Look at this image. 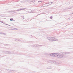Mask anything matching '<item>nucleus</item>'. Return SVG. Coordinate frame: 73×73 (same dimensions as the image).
Here are the masks:
<instances>
[{"mask_svg": "<svg viewBox=\"0 0 73 73\" xmlns=\"http://www.w3.org/2000/svg\"><path fill=\"white\" fill-rule=\"evenodd\" d=\"M70 53L68 52H63L62 54L58 53V58H63L64 57H65L66 54H69Z\"/></svg>", "mask_w": 73, "mask_h": 73, "instance_id": "obj_1", "label": "nucleus"}, {"mask_svg": "<svg viewBox=\"0 0 73 73\" xmlns=\"http://www.w3.org/2000/svg\"><path fill=\"white\" fill-rule=\"evenodd\" d=\"M47 39L49 41H58V39H57L55 38L52 37H47Z\"/></svg>", "mask_w": 73, "mask_h": 73, "instance_id": "obj_2", "label": "nucleus"}, {"mask_svg": "<svg viewBox=\"0 0 73 73\" xmlns=\"http://www.w3.org/2000/svg\"><path fill=\"white\" fill-rule=\"evenodd\" d=\"M49 56H51L52 57H57L58 58V53H51L49 54Z\"/></svg>", "mask_w": 73, "mask_h": 73, "instance_id": "obj_3", "label": "nucleus"}, {"mask_svg": "<svg viewBox=\"0 0 73 73\" xmlns=\"http://www.w3.org/2000/svg\"><path fill=\"white\" fill-rule=\"evenodd\" d=\"M53 64H58V62L57 61H55L52 62Z\"/></svg>", "mask_w": 73, "mask_h": 73, "instance_id": "obj_4", "label": "nucleus"}, {"mask_svg": "<svg viewBox=\"0 0 73 73\" xmlns=\"http://www.w3.org/2000/svg\"><path fill=\"white\" fill-rule=\"evenodd\" d=\"M26 9V8H23V9H19V10H17V11H21V10H25V9Z\"/></svg>", "mask_w": 73, "mask_h": 73, "instance_id": "obj_5", "label": "nucleus"}, {"mask_svg": "<svg viewBox=\"0 0 73 73\" xmlns=\"http://www.w3.org/2000/svg\"><path fill=\"white\" fill-rule=\"evenodd\" d=\"M40 45H38V44H35V47H40Z\"/></svg>", "mask_w": 73, "mask_h": 73, "instance_id": "obj_6", "label": "nucleus"}, {"mask_svg": "<svg viewBox=\"0 0 73 73\" xmlns=\"http://www.w3.org/2000/svg\"><path fill=\"white\" fill-rule=\"evenodd\" d=\"M15 41H21V40H19L17 39L15 40Z\"/></svg>", "mask_w": 73, "mask_h": 73, "instance_id": "obj_7", "label": "nucleus"}, {"mask_svg": "<svg viewBox=\"0 0 73 73\" xmlns=\"http://www.w3.org/2000/svg\"><path fill=\"white\" fill-rule=\"evenodd\" d=\"M7 54H9L10 52L9 51H7Z\"/></svg>", "mask_w": 73, "mask_h": 73, "instance_id": "obj_8", "label": "nucleus"}, {"mask_svg": "<svg viewBox=\"0 0 73 73\" xmlns=\"http://www.w3.org/2000/svg\"><path fill=\"white\" fill-rule=\"evenodd\" d=\"M10 21H12L13 20V19L11 18L10 19Z\"/></svg>", "mask_w": 73, "mask_h": 73, "instance_id": "obj_9", "label": "nucleus"}, {"mask_svg": "<svg viewBox=\"0 0 73 73\" xmlns=\"http://www.w3.org/2000/svg\"><path fill=\"white\" fill-rule=\"evenodd\" d=\"M31 2H32L33 3H35V1H33L31 2Z\"/></svg>", "mask_w": 73, "mask_h": 73, "instance_id": "obj_10", "label": "nucleus"}, {"mask_svg": "<svg viewBox=\"0 0 73 73\" xmlns=\"http://www.w3.org/2000/svg\"><path fill=\"white\" fill-rule=\"evenodd\" d=\"M4 34V33H0V34H2V35L3 34Z\"/></svg>", "mask_w": 73, "mask_h": 73, "instance_id": "obj_11", "label": "nucleus"}, {"mask_svg": "<svg viewBox=\"0 0 73 73\" xmlns=\"http://www.w3.org/2000/svg\"><path fill=\"white\" fill-rule=\"evenodd\" d=\"M0 22H1V23H4V22H3V21H0Z\"/></svg>", "mask_w": 73, "mask_h": 73, "instance_id": "obj_12", "label": "nucleus"}, {"mask_svg": "<svg viewBox=\"0 0 73 73\" xmlns=\"http://www.w3.org/2000/svg\"><path fill=\"white\" fill-rule=\"evenodd\" d=\"M51 3V4H52V3H53L51 2H50L49 3H48V4H49V3Z\"/></svg>", "mask_w": 73, "mask_h": 73, "instance_id": "obj_13", "label": "nucleus"}, {"mask_svg": "<svg viewBox=\"0 0 73 73\" xmlns=\"http://www.w3.org/2000/svg\"><path fill=\"white\" fill-rule=\"evenodd\" d=\"M50 19H52V17H50Z\"/></svg>", "mask_w": 73, "mask_h": 73, "instance_id": "obj_14", "label": "nucleus"}, {"mask_svg": "<svg viewBox=\"0 0 73 73\" xmlns=\"http://www.w3.org/2000/svg\"><path fill=\"white\" fill-rule=\"evenodd\" d=\"M3 35H5L6 34L5 33H3Z\"/></svg>", "mask_w": 73, "mask_h": 73, "instance_id": "obj_15", "label": "nucleus"}, {"mask_svg": "<svg viewBox=\"0 0 73 73\" xmlns=\"http://www.w3.org/2000/svg\"><path fill=\"white\" fill-rule=\"evenodd\" d=\"M42 1H38V2H41Z\"/></svg>", "mask_w": 73, "mask_h": 73, "instance_id": "obj_16", "label": "nucleus"}, {"mask_svg": "<svg viewBox=\"0 0 73 73\" xmlns=\"http://www.w3.org/2000/svg\"><path fill=\"white\" fill-rule=\"evenodd\" d=\"M6 25H8V24H6Z\"/></svg>", "mask_w": 73, "mask_h": 73, "instance_id": "obj_17", "label": "nucleus"}, {"mask_svg": "<svg viewBox=\"0 0 73 73\" xmlns=\"http://www.w3.org/2000/svg\"><path fill=\"white\" fill-rule=\"evenodd\" d=\"M44 7H46V6H44Z\"/></svg>", "mask_w": 73, "mask_h": 73, "instance_id": "obj_18", "label": "nucleus"}, {"mask_svg": "<svg viewBox=\"0 0 73 73\" xmlns=\"http://www.w3.org/2000/svg\"><path fill=\"white\" fill-rule=\"evenodd\" d=\"M15 13V12H14V13Z\"/></svg>", "mask_w": 73, "mask_h": 73, "instance_id": "obj_19", "label": "nucleus"}, {"mask_svg": "<svg viewBox=\"0 0 73 73\" xmlns=\"http://www.w3.org/2000/svg\"><path fill=\"white\" fill-rule=\"evenodd\" d=\"M49 5H48L47 6H49Z\"/></svg>", "mask_w": 73, "mask_h": 73, "instance_id": "obj_20", "label": "nucleus"}, {"mask_svg": "<svg viewBox=\"0 0 73 73\" xmlns=\"http://www.w3.org/2000/svg\"><path fill=\"white\" fill-rule=\"evenodd\" d=\"M48 3H46V4H47Z\"/></svg>", "mask_w": 73, "mask_h": 73, "instance_id": "obj_21", "label": "nucleus"}, {"mask_svg": "<svg viewBox=\"0 0 73 73\" xmlns=\"http://www.w3.org/2000/svg\"><path fill=\"white\" fill-rule=\"evenodd\" d=\"M11 72H12V70H11Z\"/></svg>", "mask_w": 73, "mask_h": 73, "instance_id": "obj_22", "label": "nucleus"}, {"mask_svg": "<svg viewBox=\"0 0 73 73\" xmlns=\"http://www.w3.org/2000/svg\"><path fill=\"white\" fill-rule=\"evenodd\" d=\"M50 68H49V69H50Z\"/></svg>", "mask_w": 73, "mask_h": 73, "instance_id": "obj_23", "label": "nucleus"}]
</instances>
